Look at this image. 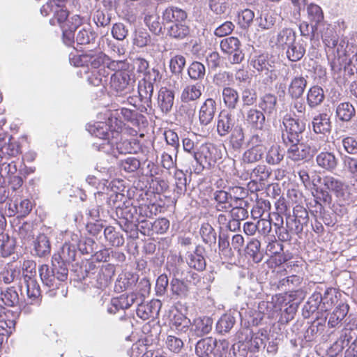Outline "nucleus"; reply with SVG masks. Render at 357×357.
Listing matches in <instances>:
<instances>
[{"label": "nucleus", "instance_id": "obj_1", "mask_svg": "<svg viewBox=\"0 0 357 357\" xmlns=\"http://www.w3.org/2000/svg\"><path fill=\"white\" fill-rule=\"evenodd\" d=\"M77 241L78 236L73 235L72 242L63 243L58 253L52 257V268L47 264H43L38 268L42 282L50 289V296L55 295L56 293L52 291L59 289L62 282L68 279L67 265L75 259Z\"/></svg>", "mask_w": 357, "mask_h": 357}, {"label": "nucleus", "instance_id": "obj_2", "mask_svg": "<svg viewBox=\"0 0 357 357\" xmlns=\"http://www.w3.org/2000/svg\"><path fill=\"white\" fill-rule=\"evenodd\" d=\"M319 31L331 70L335 72L340 70L344 56H347L348 40L346 38L339 37L335 30L328 24H323Z\"/></svg>", "mask_w": 357, "mask_h": 357}, {"label": "nucleus", "instance_id": "obj_3", "mask_svg": "<svg viewBox=\"0 0 357 357\" xmlns=\"http://www.w3.org/2000/svg\"><path fill=\"white\" fill-rule=\"evenodd\" d=\"M221 158L222 152L215 144L211 143L201 144L195 154L194 160L196 161L197 166L194 172L199 174L204 169L211 168Z\"/></svg>", "mask_w": 357, "mask_h": 357}, {"label": "nucleus", "instance_id": "obj_4", "mask_svg": "<svg viewBox=\"0 0 357 357\" xmlns=\"http://www.w3.org/2000/svg\"><path fill=\"white\" fill-rule=\"evenodd\" d=\"M116 214L119 219L118 224L126 233L135 231L139 225V216L137 206L130 201L123 202L116 206Z\"/></svg>", "mask_w": 357, "mask_h": 357}, {"label": "nucleus", "instance_id": "obj_5", "mask_svg": "<svg viewBox=\"0 0 357 357\" xmlns=\"http://www.w3.org/2000/svg\"><path fill=\"white\" fill-rule=\"evenodd\" d=\"M282 139L284 144L298 143L303 139L305 123L299 119L285 115L282 119Z\"/></svg>", "mask_w": 357, "mask_h": 357}, {"label": "nucleus", "instance_id": "obj_6", "mask_svg": "<svg viewBox=\"0 0 357 357\" xmlns=\"http://www.w3.org/2000/svg\"><path fill=\"white\" fill-rule=\"evenodd\" d=\"M85 275L82 276V279L89 278L96 281V286L98 288H103L107 287L114 275V267L111 264L102 266L101 267H96L92 262H88L84 266Z\"/></svg>", "mask_w": 357, "mask_h": 357}, {"label": "nucleus", "instance_id": "obj_7", "mask_svg": "<svg viewBox=\"0 0 357 357\" xmlns=\"http://www.w3.org/2000/svg\"><path fill=\"white\" fill-rule=\"evenodd\" d=\"M323 185L326 190L334 194L339 202L344 205L351 202L350 188L344 181L332 176H326L323 178Z\"/></svg>", "mask_w": 357, "mask_h": 357}, {"label": "nucleus", "instance_id": "obj_8", "mask_svg": "<svg viewBox=\"0 0 357 357\" xmlns=\"http://www.w3.org/2000/svg\"><path fill=\"white\" fill-rule=\"evenodd\" d=\"M287 148V158L294 162L307 160L312 157L319 149V146L305 143L284 144Z\"/></svg>", "mask_w": 357, "mask_h": 357}, {"label": "nucleus", "instance_id": "obj_9", "mask_svg": "<svg viewBox=\"0 0 357 357\" xmlns=\"http://www.w3.org/2000/svg\"><path fill=\"white\" fill-rule=\"evenodd\" d=\"M252 67L261 76H265V83H272L278 77L274 69V62L271 60L268 54H260L255 56L251 61Z\"/></svg>", "mask_w": 357, "mask_h": 357}, {"label": "nucleus", "instance_id": "obj_10", "mask_svg": "<svg viewBox=\"0 0 357 357\" xmlns=\"http://www.w3.org/2000/svg\"><path fill=\"white\" fill-rule=\"evenodd\" d=\"M221 50L229 55V61L233 63H240L244 59V54L241 49V43L236 37L229 36L220 42Z\"/></svg>", "mask_w": 357, "mask_h": 357}, {"label": "nucleus", "instance_id": "obj_11", "mask_svg": "<svg viewBox=\"0 0 357 357\" xmlns=\"http://www.w3.org/2000/svg\"><path fill=\"white\" fill-rule=\"evenodd\" d=\"M110 88L117 93L127 94L133 89L130 76L127 71L115 72L110 77Z\"/></svg>", "mask_w": 357, "mask_h": 357}, {"label": "nucleus", "instance_id": "obj_12", "mask_svg": "<svg viewBox=\"0 0 357 357\" xmlns=\"http://www.w3.org/2000/svg\"><path fill=\"white\" fill-rule=\"evenodd\" d=\"M154 85L148 83L143 79L138 83V94L141 104L138 110L142 113L149 114L152 109V96L153 93Z\"/></svg>", "mask_w": 357, "mask_h": 357}, {"label": "nucleus", "instance_id": "obj_13", "mask_svg": "<svg viewBox=\"0 0 357 357\" xmlns=\"http://www.w3.org/2000/svg\"><path fill=\"white\" fill-rule=\"evenodd\" d=\"M141 301L139 296L137 292H132L129 294H122L119 297L112 298L107 306V312L109 314H114L119 310L124 311L129 308L136 301Z\"/></svg>", "mask_w": 357, "mask_h": 357}, {"label": "nucleus", "instance_id": "obj_14", "mask_svg": "<svg viewBox=\"0 0 357 357\" xmlns=\"http://www.w3.org/2000/svg\"><path fill=\"white\" fill-rule=\"evenodd\" d=\"M141 301L135 303L137 305L136 310L137 315L143 320H147L149 318H155L159 314L161 307V303L158 300H151L147 303H144V297L142 294L137 293Z\"/></svg>", "mask_w": 357, "mask_h": 357}, {"label": "nucleus", "instance_id": "obj_15", "mask_svg": "<svg viewBox=\"0 0 357 357\" xmlns=\"http://www.w3.org/2000/svg\"><path fill=\"white\" fill-rule=\"evenodd\" d=\"M236 126V119L233 114L227 110L219 113L216 119V130L219 136L226 137Z\"/></svg>", "mask_w": 357, "mask_h": 357}, {"label": "nucleus", "instance_id": "obj_16", "mask_svg": "<svg viewBox=\"0 0 357 357\" xmlns=\"http://www.w3.org/2000/svg\"><path fill=\"white\" fill-rule=\"evenodd\" d=\"M19 289L22 296L26 294L31 302L37 301L40 296V289L35 278L27 275L24 279H20Z\"/></svg>", "mask_w": 357, "mask_h": 357}, {"label": "nucleus", "instance_id": "obj_17", "mask_svg": "<svg viewBox=\"0 0 357 357\" xmlns=\"http://www.w3.org/2000/svg\"><path fill=\"white\" fill-rule=\"evenodd\" d=\"M213 319L206 316L199 317L191 322L190 333L196 337H203L208 334L213 328Z\"/></svg>", "mask_w": 357, "mask_h": 357}, {"label": "nucleus", "instance_id": "obj_18", "mask_svg": "<svg viewBox=\"0 0 357 357\" xmlns=\"http://www.w3.org/2000/svg\"><path fill=\"white\" fill-rule=\"evenodd\" d=\"M187 17L188 14L184 10L174 6H168L162 12L163 24L185 22Z\"/></svg>", "mask_w": 357, "mask_h": 357}, {"label": "nucleus", "instance_id": "obj_19", "mask_svg": "<svg viewBox=\"0 0 357 357\" xmlns=\"http://www.w3.org/2000/svg\"><path fill=\"white\" fill-rule=\"evenodd\" d=\"M216 112V102L213 98H207L201 105L199 111V120L202 126H207L213 121Z\"/></svg>", "mask_w": 357, "mask_h": 357}, {"label": "nucleus", "instance_id": "obj_20", "mask_svg": "<svg viewBox=\"0 0 357 357\" xmlns=\"http://www.w3.org/2000/svg\"><path fill=\"white\" fill-rule=\"evenodd\" d=\"M273 226L274 231L279 241L287 242L292 238V234L287 227V222L284 223L282 215L278 213H273Z\"/></svg>", "mask_w": 357, "mask_h": 357}, {"label": "nucleus", "instance_id": "obj_21", "mask_svg": "<svg viewBox=\"0 0 357 357\" xmlns=\"http://www.w3.org/2000/svg\"><path fill=\"white\" fill-rule=\"evenodd\" d=\"M245 120L252 129L261 130L265 125L266 116L261 110L250 108L245 113Z\"/></svg>", "mask_w": 357, "mask_h": 357}, {"label": "nucleus", "instance_id": "obj_22", "mask_svg": "<svg viewBox=\"0 0 357 357\" xmlns=\"http://www.w3.org/2000/svg\"><path fill=\"white\" fill-rule=\"evenodd\" d=\"M174 102V92L167 87H161L158 93V106L160 110L168 114Z\"/></svg>", "mask_w": 357, "mask_h": 357}, {"label": "nucleus", "instance_id": "obj_23", "mask_svg": "<svg viewBox=\"0 0 357 357\" xmlns=\"http://www.w3.org/2000/svg\"><path fill=\"white\" fill-rule=\"evenodd\" d=\"M204 86L201 82L187 85L181 92V100L187 103L198 100L202 94Z\"/></svg>", "mask_w": 357, "mask_h": 357}, {"label": "nucleus", "instance_id": "obj_24", "mask_svg": "<svg viewBox=\"0 0 357 357\" xmlns=\"http://www.w3.org/2000/svg\"><path fill=\"white\" fill-rule=\"evenodd\" d=\"M316 162L321 169L333 172L337 166L338 159L333 152L322 151L317 155Z\"/></svg>", "mask_w": 357, "mask_h": 357}, {"label": "nucleus", "instance_id": "obj_25", "mask_svg": "<svg viewBox=\"0 0 357 357\" xmlns=\"http://www.w3.org/2000/svg\"><path fill=\"white\" fill-rule=\"evenodd\" d=\"M204 250L201 246L196 247L193 252H189L186 257V261L190 268L202 271L206 268V260L203 256Z\"/></svg>", "mask_w": 357, "mask_h": 357}, {"label": "nucleus", "instance_id": "obj_26", "mask_svg": "<svg viewBox=\"0 0 357 357\" xmlns=\"http://www.w3.org/2000/svg\"><path fill=\"white\" fill-rule=\"evenodd\" d=\"M312 123L313 130L316 133H330L332 128L331 117L327 113H320L315 116Z\"/></svg>", "mask_w": 357, "mask_h": 357}, {"label": "nucleus", "instance_id": "obj_27", "mask_svg": "<svg viewBox=\"0 0 357 357\" xmlns=\"http://www.w3.org/2000/svg\"><path fill=\"white\" fill-rule=\"evenodd\" d=\"M307 77L296 76L291 79L288 87V93L292 99L300 98L307 86Z\"/></svg>", "mask_w": 357, "mask_h": 357}, {"label": "nucleus", "instance_id": "obj_28", "mask_svg": "<svg viewBox=\"0 0 357 357\" xmlns=\"http://www.w3.org/2000/svg\"><path fill=\"white\" fill-rule=\"evenodd\" d=\"M86 66L91 67L93 70L105 68V61L108 60V56L100 51L90 50L86 52Z\"/></svg>", "mask_w": 357, "mask_h": 357}, {"label": "nucleus", "instance_id": "obj_29", "mask_svg": "<svg viewBox=\"0 0 357 357\" xmlns=\"http://www.w3.org/2000/svg\"><path fill=\"white\" fill-rule=\"evenodd\" d=\"M307 13L310 20L315 23L314 25L312 26V36H314V29H322L324 13L319 6L312 3L307 6Z\"/></svg>", "mask_w": 357, "mask_h": 357}, {"label": "nucleus", "instance_id": "obj_30", "mask_svg": "<svg viewBox=\"0 0 357 357\" xmlns=\"http://www.w3.org/2000/svg\"><path fill=\"white\" fill-rule=\"evenodd\" d=\"M306 43L303 40H294L288 47L286 52L287 58L293 62L300 61L305 54Z\"/></svg>", "mask_w": 357, "mask_h": 357}, {"label": "nucleus", "instance_id": "obj_31", "mask_svg": "<svg viewBox=\"0 0 357 357\" xmlns=\"http://www.w3.org/2000/svg\"><path fill=\"white\" fill-rule=\"evenodd\" d=\"M87 131L100 139H109L112 134L109 126L105 122L89 123L86 125Z\"/></svg>", "mask_w": 357, "mask_h": 357}, {"label": "nucleus", "instance_id": "obj_32", "mask_svg": "<svg viewBox=\"0 0 357 357\" xmlns=\"http://www.w3.org/2000/svg\"><path fill=\"white\" fill-rule=\"evenodd\" d=\"M321 294L317 291L313 293L303 307L302 314L303 317L309 318L317 310H321Z\"/></svg>", "mask_w": 357, "mask_h": 357}, {"label": "nucleus", "instance_id": "obj_33", "mask_svg": "<svg viewBox=\"0 0 357 357\" xmlns=\"http://www.w3.org/2000/svg\"><path fill=\"white\" fill-rule=\"evenodd\" d=\"M190 26L185 21L170 25L167 29V34L172 38L180 40L185 38L190 34Z\"/></svg>", "mask_w": 357, "mask_h": 357}, {"label": "nucleus", "instance_id": "obj_34", "mask_svg": "<svg viewBox=\"0 0 357 357\" xmlns=\"http://www.w3.org/2000/svg\"><path fill=\"white\" fill-rule=\"evenodd\" d=\"M95 203H91L88 208L87 215L93 220H97L100 218V213L105 201L107 200V195L102 192L94 193Z\"/></svg>", "mask_w": 357, "mask_h": 357}, {"label": "nucleus", "instance_id": "obj_35", "mask_svg": "<svg viewBox=\"0 0 357 357\" xmlns=\"http://www.w3.org/2000/svg\"><path fill=\"white\" fill-rule=\"evenodd\" d=\"M356 115V109L349 102L340 103L335 110V116L340 121L349 122Z\"/></svg>", "mask_w": 357, "mask_h": 357}, {"label": "nucleus", "instance_id": "obj_36", "mask_svg": "<svg viewBox=\"0 0 357 357\" xmlns=\"http://www.w3.org/2000/svg\"><path fill=\"white\" fill-rule=\"evenodd\" d=\"M324 90L319 86H313L307 93V103L310 108L314 109L320 105L324 100Z\"/></svg>", "mask_w": 357, "mask_h": 357}, {"label": "nucleus", "instance_id": "obj_37", "mask_svg": "<svg viewBox=\"0 0 357 357\" xmlns=\"http://www.w3.org/2000/svg\"><path fill=\"white\" fill-rule=\"evenodd\" d=\"M296 39V34L294 31L288 28L281 30L277 36L273 37L271 43H275L278 47L284 48V46H289L291 43L294 42Z\"/></svg>", "mask_w": 357, "mask_h": 357}, {"label": "nucleus", "instance_id": "obj_38", "mask_svg": "<svg viewBox=\"0 0 357 357\" xmlns=\"http://www.w3.org/2000/svg\"><path fill=\"white\" fill-rule=\"evenodd\" d=\"M139 216V225L148 226L149 223L146 218H151L157 215L158 212V206L155 204H141L137 206Z\"/></svg>", "mask_w": 357, "mask_h": 357}, {"label": "nucleus", "instance_id": "obj_39", "mask_svg": "<svg viewBox=\"0 0 357 357\" xmlns=\"http://www.w3.org/2000/svg\"><path fill=\"white\" fill-rule=\"evenodd\" d=\"M277 97L272 93H266L259 99L258 107L266 115H271L276 110Z\"/></svg>", "mask_w": 357, "mask_h": 357}, {"label": "nucleus", "instance_id": "obj_40", "mask_svg": "<svg viewBox=\"0 0 357 357\" xmlns=\"http://www.w3.org/2000/svg\"><path fill=\"white\" fill-rule=\"evenodd\" d=\"M116 154L137 153L140 150L139 142L135 139H124L116 143Z\"/></svg>", "mask_w": 357, "mask_h": 357}, {"label": "nucleus", "instance_id": "obj_41", "mask_svg": "<svg viewBox=\"0 0 357 357\" xmlns=\"http://www.w3.org/2000/svg\"><path fill=\"white\" fill-rule=\"evenodd\" d=\"M222 96L224 104L229 109L236 108L239 102V95L238 91L230 86L224 87L222 92Z\"/></svg>", "mask_w": 357, "mask_h": 357}, {"label": "nucleus", "instance_id": "obj_42", "mask_svg": "<svg viewBox=\"0 0 357 357\" xmlns=\"http://www.w3.org/2000/svg\"><path fill=\"white\" fill-rule=\"evenodd\" d=\"M349 311V305L344 303H340L330 314L328 326L331 328L337 326L346 317Z\"/></svg>", "mask_w": 357, "mask_h": 357}, {"label": "nucleus", "instance_id": "obj_43", "mask_svg": "<svg viewBox=\"0 0 357 357\" xmlns=\"http://www.w3.org/2000/svg\"><path fill=\"white\" fill-rule=\"evenodd\" d=\"M284 151L279 145H272L266 151L265 160L270 165H278L283 160Z\"/></svg>", "mask_w": 357, "mask_h": 357}, {"label": "nucleus", "instance_id": "obj_44", "mask_svg": "<svg viewBox=\"0 0 357 357\" xmlns=\"http://www.w3.org/2000/svg\"><path fill=\"white\" fill-rule=\"evenodd\" d=\"M271 174V169L265 165H258L252 169L250 178L252 180L251 184L255 185L258 182H263L267 180Z\"/></svg>", "mask_w": 357, "mask_h": 357}, {"label": "nucleus", "instance_id": "obj_45", "mask_svg": "<svg viewBox=\"0 0 357 357\" xmlns=\"http://www.w3.org/2000/svg\"><path fill=\"white\" fill-rule=\"evenodd\" d=\"M214 199L217 202L216 209L219 211H227L232 206L230 202L232 199V196L225 190L216 191L214 194Z\"/></svg>", "mask_w": 357, "mask_h": 357}, {"label": "nucleus", "instance_id": "obj_46", "mask_svg": "<svg viewBox=\"0 0 357 357\" xmlns=\"http://www.w3.org/2000/svg\"><path fill=\"white\" fill-rule=\"evenodd\" d=\"M261 243L257 238H252L247 244L245 252L255 263L261 261L263 255L260 252Z\"/></svg>", "mask_w": 357, "mask_h": 357}, {"label": "nucleus", "instance_id": "obj_47", "mask_svg": "<svg viewBox=\"0 0 357 357\" xmlns=\"http://www.w3.org/2000/svg\"><path fill=\"white\" fill-rule=\"evenodd\" d=\"M34 250L36 255L40 257L48 255L51 250L48 237L44 234H39L34 241Z\"/></svg>", "mask_w": 357, "mask_h": 357}, {"label": "nucleus", "instance_id": "obj_48", "mask_svg": "<svg viewBox=\"0 0 357 357\" xmlns=\"http://www.w3.org/2000/svg\"><path fill=\"white\" fill-rule=\"evenodd\" d=\"M336 289L328 287L324 295H321V311L327 312L337 302Z\"/></svg>", "mask_w": 357, "mask_h": 357}, {"label": "nucleus", "instance_id": "obj_49", "mask_svg": "<svg viewBox=\"0 0 357 357\" xmlns=\"http://www.w3.org/2000/svg\"><path fill=\"white\" fill-rule=\"evenodd\" d=\"M103 233L105 240L110 245L120 247L123 245L125 241L123 235L117 232L114 227H106Z\"/></svg>", "mask_w": 357, "mask_h": 357}, {"label": "nucleus", "instance_id": "obj_50", "mask_svg": "<svg viewBox=\"0 0 357 357\" xmlns=\"http://www.w3.org/2000/svg\"><path fill=\"white\" fill-rule=\"evenodd\" d=\"M217 340L212 337H206L200 339L195 344V352H202L214 355V350L217 346Z\"/></svg>", "mask_w": 357, "mask_h": 357}, {"label": "nucleus", "instance_id": "obj_51", "mask_svg": "<svg viewBox=\"0 0 357 357\" xmlns=\"http://www.w3.org/2000/svg\"><path fill=\"white\" fill-rule=\"evenodd\" d=\"M208 8L220 17L227 15L230 11V4L225 0H208Z\"/></svg>", "mask_w": 357, "mask_h": 357}, {"label": "nucleus", "instance_id": "obj_52", "mask_svg": "<svg viewBox=\"0 0 357 357\" xmlns=\"http://www.w3.org/2000/svg\"><path fill=\"white\" fill-rule=\"evenodd\" d=\"M229 144L234 151H239L244 144V132L241 126L236 125L230 132Z\"/></svg>", "mask_w": 357, "mask_h": 357}, {"label": "nucleus", "instance_id": "obj_53", "mask_svg": "<svg viewBox=\"0 0 357 357\" xmlns=\"http://www.w3.org/2000/svg\"><path fill=\"white\" fill-rule=\"evenodd\" d=\"M116 114L119 118H123L125 121L130 122L132 125H137L139 121H142L145 117L138 114L135 110L121 107L116 110Z\"/></svg>", "mask_w": 357, "mask_h": 357}, {"label": "nucleus", "instance_id": "obj_54", "mask_svg": "<svg viewBox=\"0 0 357 357\" xmlns=\"http://www.w3.org/2000/svg\"><path fill=\"white\" fill-rule=\"evenodd\" d=\"M342 167L351 178L357 181V158L348 155L341 157Z\"/></svg>", "mask_w": 357, "mask_h": 357}, {"label": "nucleus", "instance_id": "obj_55", "mask_svg": "<svg viewBox=\"0 0 357 357\" xmlns=\"http://www.w3.org/2000/svg\"><path fill=\"white\" fill-rule=\"evenodd\" d=\"M172 327L179 333H186L191 327L190 320L181 313L175 314L172 319Z\"/></svg>", "mask_w": 357, "mask_h": 357}, {"label": "nucleus", "instance_id": "obj_56", "mask_svg": "<svg viewBox=\"0 0 357 357\" xmlns=\"http://www.w3.org/2000/svg\"><path fill=\"white\" fill-rule=\"evenodd\" d=\"M87 80L93 86L103 85L107 82V77L109 75L105 68L99 70H92L88 73Z\"/></svg>", "mask_w": 357, "mask_h": 357}, {"label": "nucleus", "instance_id": "obj_57", "mask_svg": "<svg viewBox=\"0 0 357 357\" xmlns=\"http://www.w3.org/2000/svg\"><path fill=\"white\" fill-rule=\"evenodd\" d=\"M97 35L88 25L82 28L76 36V41L79 45L93 43Z\"/></svg>", "mask_w": 357, "mask_h": 357}, {"label": "nucleus", "instance_id": "obj_58", "mask_svg": "<svg viewBox=\"0 0 357 357\" xmlns=\"http://www.w3.org/2000/svg\"><path fill=\"white\" fill-rule=\"evenodd\" d=\"M264 151L262 146H251L243 154L245 163H254L262 159Z\"/></svg>", "mask_w": 357, "mask_h": 357}, {"label": "nucleus", "instance_id": "obj_59", "mask_svg": "<svg viewBox=\"0 0 357 357\" xmlns=\"http://www.w3.org/2000/svg\"><path fill=\"white\" fill-rule=\"evenodd\" d=\"M175 185L174 193L178 197L185 195L188 179L185 174L180 169H176L174 172Z\"/></svg>", "mask_w": 357, "mask_h": 357}, {"label": "nucleus", "instance_id": "obj_60", "mask_svg": "<svg viewBox=\"0 0 357 357\" xmlns=\"http://www.w3.org/2000/svg\"><path fill=\"white\" fill-rule=\"evenodd\" d=\"M199 234L203 241L210 245L216 243V232L213 227L208 222L202 224Z\"/></svg>", "mask_w": 357, "mask_h": 357}, {"label": "nucleus", "instance_id": "obj_61", "mask_svg": "<svg viewBox=\"0 0 357 357\" xmlns=\"http://www.w3.org/2000/svg\"><path fill=\"white\" fill-rule=\"evenodd\" d=\"M255 13L248 8L243 9L237 14V24L243 29H248L253 22Z\"/></svg>", "mask_w": 357, "mask_h": 357}, {"label": "nucleus", "instance_id": "obj_62", "mask_svg": "<svg viewBox=\"0 0 357 357\" xmlns=\"http://www.w3.org/2000/svg\"><path fill=\"white\" fill-rule=\"evenodd\" d=\"M68 12L66 9L56 3L54 6L53 17L50 19V23L52 25L59 24L61 27L65 26L66 20L68 19Z\"/></svg>", "mask_w": 357, "mask_h": 357}, {"label": "nucleus", "instance_id": "obj_63", "mask_svg": "<svg viewBox=\"0 0 357 357\" xmlns=\"http://www.w3.org/2000/svg\"><path fill=\"white\" fill-rule=\"evenodd\" d=\"M188 74L192 80H202L206 75V68L199 61H193L188 68Z\"/></svg>", "mask_w": 357, "mask_h": 357}, {"label": "nucleus", "instance_id": "obj_64", "mask_svg": "<svg viewBox=\"0 0 357 357\" xmlns=\"http://www.w3.org/2000/svg\"><path fill=\"white\" fill-rule=\"evenodd\" d=\"M185 65V58L182 55L173 56L169 61L171 72L177 79H181V75Z\"/></svg>", "mask_w": 357, "mask_h": 357}]
</instances>
